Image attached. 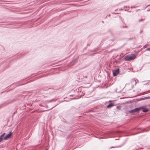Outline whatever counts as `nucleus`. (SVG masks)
Wrapping results in <instances>:
<instances>
[{"instance_id":"3","label":"nucleus","mask_w":150,"mask_h":150,"mask_svg":"<svg viewBox=\"0 0 150 150\" xmlns=\"http://www.w3.org/2000/svg\"><path fill=\"white\" fill-rule=\"evenodd\" d=\"M139 110H142L143 112H146L148 111L149 110L148 108L144 107V106H142L139 108Z\"/></svg>"},{"instance_id":"10","label":"nucleus","mask_w":150,"mask_h":150,"mask_svg":"<svg viewBox=\"0 0 150 150\" xmlns=\"http://www.w3.org/2000/svg\"><path fill=\"white\" fill-rule=\"evenodd\" d=\"M55 101V100H49L48 101V102H51L52 101Z\"/></svg>"},{"instance_id":"9","label":"nucleus","mask_w":150,"mask_h":150,"mask_svg":"<svg viewBox=\"0 0 150 150\" xmlns=\"http://www.w3.org/2000/svg\"><path fill=\"white\" fill-rule=\"evenodd\" d=\"M87 76H80V79H83V78H87Z\"/></svg>"},{"instance_id":"12","label":"nucleus","mask_w":150,"mask_h":150,"mask_svg":"<svg viewBox=\"0 0 150 150\" xmlns=\"http://www.w3.org/2000/svg\"><path fill=\"white\" fill-rule=\"evenodd\" d=\"M146 50L147 51H150V48H147Z\"/></svg>"},{"instance_id":"8","label":"nucleus","mask_w":150,"mask_h":150,"mask_svg":"<svg viewBox=\"0 0 150 150\" xmlns=\"http://www.w3.org/2000/svg\"><path fill=\"white\" fill-rule=\"evenodd\" d=\"M113 105V104L112 103H110V104H109L107 106V108H110Z\"/></svg>"},{"instance_id":"14","label":"nucleus","mask_w":150,"mask_h":150,"mask_svg":"<svg viewBox=\"0 0 150 150\" xmlns=\"http://www.w3.org/2000/svg\"><path fill=\"white\" fill-rule=\"evenodd\" d=\"M148 98L150 99V96L148 97Z\"/></svg>"},{"instance_id":"11","label":"nucleus","mask_w":150,"mask_h":150,"mask_svg":"<svg viewBox=\"0 0 150 150\" xmlns=\"http://www.w3.org/2000/svg\"><path fill=\"white\" fill-rule=\"evenodd\" d=\"M117 108L118 109H120V106H117Z\"/></svg>"},{"instance_id":"7","label":"nucleus","mask_w":150,"mask_h":150,"mask_svg":"<svg viewBox=\"0 0 150 150\" xmlns=\"http://www.w3.org/2000/svg\"><path fill=\"white\" fill-rule=\"evenodd\" d=\"M138 80L137 79L136 80H133L132 81V84H134L135 85L136 83L138 82Z\"/></svg>"},{"instance_id":"13","label":"nucleus","mask_w":150,"mask_h":150,"mask_svg":"<svg viewBox=\"0 0 150 150\" xmlns=\"http://www.w3.org/2000/svg\"><path fill=\"white\" fill-rule=\"evenodd\" d=\"M142 21V19H141L140 20V21Z\"/></svg>"},{"instance_id":"6","label":"nucleus","mask_w":150,"mask_h":150,"mask_svg":"<svg viewBox=\"0 0 150 150\" xmlns=\"http://www.w3.org/2000/svg\"><path fill=\"white\" fill-rule=\"evenodd\" d=\"M5 134V133H4L0 136V142L2 141L3 138Z\"/></svg>"},{"instance_id":"1","label":"nucleus","mask_w":150,"mask_h":150,"mask_svg":"<svg viewBox=\"0 0 150 150\" xmlns=\"http://www.w3.org/2000/svg\"><path fill=\"white\" fill-rule=\"evenodd\" d=\"M136 57V55L134 54L128 55L124 57V60L125 61H129L134 59Z\"/></svg>"},{"instance_id":"2","label":"nucleus","mask_w":150,"mask_h":150,"mask_svg":"<svg viewBox=\"0 0 150 150\" xmlns=\"http://www.w3.org/2000/svg\"><path fill=\"white\" fill-rule=\"evenodd\" d=\"M12 133L11 132H10L9 133L5 136L4 137L3 139L4 140H6L10 138L12 135Z\"/></svg>"},{"instance_id":"4","label":"nucleus","mask_w":150,"mask_h":150,"mask_svg":"<svg viewBox=\"0 0 150 150\" xmlns=\"http://www.w3.org/2000/svg\"><path fill=\"white\" fill-rule=\"evenodd\" d=\"M139 111V108H135L134 109L132 110L129 111V112L130 113H133L135 112H137Z\"/></svg>"},{"instance_id":"5","label":"nucleus","mask_w":150,"mask_h":150,"mask_svg":"<svg viewBox=\"0 0 150 150\" xmlns=\"http://www.w3.org/2000/svg\"><path fill=\"white\" fill-rule=\"evenodd\" d=\"M119 69H117L116 70H115L113 73V76H116L119 73Z\"/></svg>"}]
</instances>
